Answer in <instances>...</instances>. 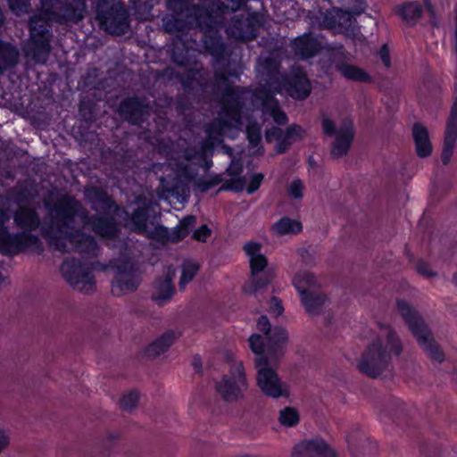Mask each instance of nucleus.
Here are the masks:
<instances>
[{
  "label": "nucleus",
  "mask_w": 457,
  "mask_h": 457,
  "mask_svg": "<svg viewBox=\"0 0 457 457\" xmlns=\"http://www.w3.org/2000/svg\"><path fill=\"white\" fill-rule=\"evenodd\" d=\"M47 209L42 226V236L54 250L68 253L71 250L82 255L95 256L98 246L95 238L76 228L77 225L85 228L91 225L92 230L98 236L112 239L119 233L118 223L113 216L93 215L75 197L63 195L50 204L45 203Z\"/></svg>",
  "instance_id": "f257e3e1"
},
{
  "label": "nucleus",
  "mask_w": 457,
  "mask_h": 457,
  "mask_svg": "<svg viewBox=\"0 0 457 457\" xmlns=\"http://www.w3.org/2000/svg\"><path fill=\"white\" fill-rule=\"evenodd\" d=\"M396 306L400 315L428 357L432 361L442 362L445 354L420 313L405 300H397Z\"/></svg>",
  "instance_id": "f03ea898"
},
{
  "label": "nucleus",
  "mask_w": 457,
  "mask_h": 457,
  "mask_svg": "<svg viewBox=\"0 0 457 457\" xmlns=\"http://www.w3.org/2000/svg\"><path fill=\"white\" fill-rule=\"evenodd\" d=\"M96 19L102 29L112 35H124L129 31V15L125 5L118 0H97Z\"/></svg>",
  "instance_id": "7ed1b4c3"
},
{
  "label": "nucleus",
  "mask_w": 457,
  "mask_h": 457,
  "mask_svg": "<svg viewBox=\"0 0 457 457\" xmlns=\"http://www.w3.org/2000/svg\"><path fill=\"white\" fill-rule=\"evenodd\" d=\"M248 386L243 362L233 361L228 374L222 375L220 380L215 381L214 390L223 402L235 403L245 398Z\"/></svg>",
  "instance_id": "20e7f679"
},
{
  "label": "nucleus",
  "mask_w": 457,
  "mask_h": 457,
  "mask_svg": "<svg viewBox=\"0 0 457 457\" xmlns=\"http://www.w3.org/2000/svg\"><path fill=\"white\" fill-rule=\"evenodd\" d=\"M391 354L380 338L369 344L357 361V370L370 378H378L391 366Z\"/></svg>",
  "instance_id": "39448f33"
},
{
  "label": "nucleus",
  "mask_w": 457,
  "mask_h": 457,
  "mask_svg": "<svg viewBox=\"0 0 457 457\" xmlns=\"http://www.w3.org/2000/svg\"><path fill=\"white\" fill-rule=\"evenodd\" d=\"M10 216L5 210L0 209V252L5 255H16L30 248H37L39 238L27 232L11 234L5 226Z\"/></svg>",
  "instance_id": "423d86ee"
},
{
  "label": "nucleus",
  "mask_w": 457,
  "mask_h": 457,
  "mask_svg": "<svg viewBox=\"0 0 457 457\" xmlns=\"http://www.w3.org/2000/svg\"><path fill=\"white\" fill-rule=\"evenodd\" d=\"M275 362H270L265 358H255V367L258 370L256 381L262 394L268 397L278 399L288 398L290 390L288 386L281 381L277 372L271 368Z\"/></svg>",
  "instance_id": "0eeeda50"
},
{
  "label": "nucleus",
  "mask_w": 457,
  "mask_h": 457,
  "mask_svg": "<svg viewBox=\"0 0 457 457\" xmlns=\"http://www.w3.org/2000/svg\"><path fill=\"white\" fill-rule=\"evenodd\" d=\"M213 89L222 95L223 109L231 115L232 121L240 120V112L244 106V90L229 84L227 74L220 70L214 71Z\"/></svg>",
  "instance_id": "6e6552de"
},
{
  "label": "nucleus",
  "mask_w": 457,
  "mask_h": 457,
  "mask_svg": "<svg viewBox=\"0 0 457 457\" xmlns=\"http://www.w3.org/2000/svg\"><path fill=\"white\" fill-rule=\"evenodd\" d=\"M114 278L112 282V293L120 296L134 292L141 283L138 267L130 260L118 261L113 263Z\"/></svg>",
  "instance_id": "1a4fd4ad"
},
{
  "label": "nucleus",
  "mask_w": 457,
  "mask_h": 457,
  "mask_svg": "<svg viewBox=\"0 0 457 457\" xmlns=\"http://www.w3.org/2000/svg\"><path fill=\"white\" fill-rule=\"evenodd\" d=\"M65 280L76 290L90 293L96 289L94 275L79 261L67 259L61 266Z\"/></svg>",
  "instance_id": "9d476101"
},
{
  "label": "nucleus",
  "mask_w": 457,
  "mask_h": 457,
  "mask_svg": "<svg viewBox=\"0 0 457 457\" xmlns=\"http://www.w3.org/2000/svg\"><path fill=\"white\" fill-rule=\"evenodd\" d=\"M120 116L132 125H140L150 114V107L144 98L131 96L123 99L118 108Z\"/></svg>",
  "instance_id": "9b49d317"
},
{
  "label": "nucleus",
  "mask_w": 457,
  "mask_h": 457,
  "mask_svg": "<svg viewBox=\"0 0 457 457\" xmlns=\"http://www.w3.org/2000/svg\"><path fill=\"white\" fill-rule=\"evenodd\" d=\"M336 451L322 438L303 440L295 445L292 457H337Z\"/></svg>",
  "instance_id": "f8f14e48"
},
{
  "label": "nucleus",
  "mask_w": 457,
  "mask_h": 457,
  "mask_svg": "<svg viewBox=\"0 0 457 457\" xmlns=\"http://www.w3.org/2000/svg\"><path fill=\"white\" fill-rule=\"evenodd\" d=\"M457 141V93L453 99L448 119L446 120L444 145L441 154L442 162L447 165L453 154Z\"/></svg>",
  "instance_id": "ddd939ff"
},
{
  "label": "nucleus",
  "mask_w": 457,
  "mask_h": 457,
  "mask_svg": "<svg viewBox=\"0 0 457 457\" xmlns=\"http://www.w3.org/2000/svg\"><path fill=\"white\" fill-rule=\"evenodd\" d=\"M267 354L270 362L277 363L285 355L289 342L287 330L283 327H274L269 336L266 337Z\"/></svg>",
  "instance_id": "4468645a"
},
{
  "label": "nucleus",
  "mask_w": 457,
  "mask_h": 457,
  "mask_svg": "<svg viewBox=\"0 0 457 457\" xmlns=\"http://www.w3.org/2000/svg\"><path fill=\"white\" fill-rule=\"evenodd\" d=\"M355 135L353 124L350 120H345L337 129L335 141L332 143L330 154L334 159L345 156L352 145Z\"/></svg>",
  "instance_id": "2eb2a0df"
},
{
  "label": "nucleus",
  "mask_w": 457,
  "mask_h": 457,
  "mask_svg": "<svg viewBox=\"0 0 457 457\" xmlns=\"http://www.w3.org/2000/svg\"><path fill=\"white\" fill-rule=\"evenodd\" d=\"M87 13V6L85 0H66L65 3H62L55 23L76 24L82 21Z\"/></svg>",
  "instance_id": "dca6fc26"
},
{
  "label": "nucleus",
  "mask_w": 457,
  "mask_h": 457,
  "mask_svg": "<svg viewBox=\"0 0 457 457\" xmlns=\"http://www.w3.org/2000/svg\"><path fill=\"white\" fill-rule=\"evenodd\" d=\"M51 51L50 37H29L23 47L26 58L32 60L36 63L44 64L46 62Z\"/></svg>",
  "instance_id": "f3484780"
},
{
  "label": "nucleus",
  "mask_w": 457,
  "mask_h": 457,
  "mask_svg": "<svg viewBox=\"0 0 457 457\" xmlns=\"http://www.w3.org/2000/svg\"><path fill=\"white\" fill-rule=\"evenodd\" d=\"M286 89L290 96L297 100L307 98L311 93V83L301 68L293 70L287 79Z\"/></svg>",
  "instance_id": "a211bd4d"
},
{
  "label": "nucleus",
  "mask_w": 457,
  "mask_h": 457,
  "mask_svg": "<svg viewBox=\"0 0 457 457\" xmlns=\"http://www.w3.org/2000/svg\"><path fill=\"white\" fill-rule=\"evenodd\" d=\"M176 276L173 267H169L163 278H157L154 281V290L152 294V300L158 305H162L170 301L175 294V287L172 281Z\"/></svg>",
  "instance_id": "6ab92c4d"
},
{
  "label": "nucleus",
  "mask_w": 457,
  "mask_h": 457,
  "mask_svg": "<svg viewBox=\"0 0 457 457\" xmlns=\"http://www.w3.org/2000/svg\"><path fill=\"white\" fill-rule=\"evenodd\" d=\"M13 222L21 232L31 234L41 226V220L37 210L30 206L20 205L13 212Z\"/></svg>",
  "instance_id": "aec40b11"
},
{
  "label": "nucleus",
  "mask_w": 457,
  "mask_h": 457,
  "mask_svg": "<svg viewBox=\"0 0 457 457\" xmlns=\"http://www.w3.org/2000/svg\"><path fill=\"white\" fill-rule=\"evenodd\" d=\"M85 195L92 204V208L104 212L116 211L118 206L108 195L107 192L100 187H92L85 190Z\"/></svg>",
  "instance_id": "412c9836"
},
{
  "label": "nucleus",
  "mask_w": 457,
  "mask_h": 457,
  "mask_svg": "<svg viewBox=\"0 0 457 457\" xmlns=\"http://www.w3.org/2000/svg\"><path fill=\"white\" fill-rule=\"evenodd\" d=\"M267 265L268 260L263 254L256 255L250 259L251 274L253 277V288L249 291L250 293L262 288L271 282L272 276L269 272L264 273L262 277L257 276L264 270Z\"/></svg>",
  "instance_id": "4be33fe9"
},
{
  "label": "nucleus",
  "mask_w": 457,
  "mask_h": 457,
  "mask_svg": "<svg viewBox=\"0 0 457 457\" xmlns=\"http://www.w3.org/2000/svg\"><path fill=\"white\" fill-rule=\"evenodd\" d=\"M191 23L195 21L197 27L204 34L217 30L219 22L217 19L208 12V10L200 7L199 5L191 8Z\"/></svg>",
  "instance_id": "5701e85b"
},
{
  "label": "nucleus",
  "mask_w": 457,
  "mask_h": 457,
  "mask_svg": "<svg viewBox=\"0 0 457 457\" xmlns=\"http://www.w3.org/2000/svg\"><path fill=\"white\" fill-rule=\"evenodd\" d=\"M348 446L353 457H370L377 452L376 445L361 434L351 435L348 437Z\"/></svg>",
  "instance_id": "b1692460"
},
{
  "label": "nucleus",
  "mask_w": 457,
  "mask_h": 457,
  "mask_svg": "<svg viewBox=\"0 0 457 457\" xmlns=\"http://www.w3.org/2000/svg\"><path fill=\"white\" fill-rule=\"evenodd\" d=\"M196 218L194 215H187L184 217L171 231L162 226L156 228L157 231H161L167 238V240L176 243L185 238L190 232V230L195 226Z\"/></svg>",
  "instance_id": "393cba45"
},
{
  "label": "nucleus",
  "mask_w": 457,
  "mask_h": 457,
  "mask_svg": "<svg viewBox=\"0 0 457 457\" xmlns=\"http://www.w3.org/2000/svg\"><path fill=\"white\" fill-rule=\"evenodd\" d=\"M292 47L296 55L306 59L312 57L319 52L320 44L311 33H305L294 40Z\"/></svg>",
  "instance_id": "a878e982"
},
{
  "label": "nucleus",
  "mask_w": 457,
  "mask_h": 457,
  "mask_svg": "<svg viewBox=\"0 0 457 457\" xmlns=\"http://www.w3.org/2000/svg\"><path fill=\"white\" fill-rule=\"evenodd\" d=\"M228 34L237 40H253L256 37V28L248 19H235L228 28Z\"/></svg>",
  "instance_id": "bb28decb"
},
{
  "label": "nucleus",
  "mask_w": 457,
  "mask_h": 457,
  "mask_svg": "<svg viewBox=\"0 0 457 457\" xmlns=\"http://www.w3.org/2000/svg\"><path fill=\"white\" fill-rule=\"evenodd\" d=\"M412 137L418 156L420 158L429 156L432 153V145L429 140L428 129L420 123H415L412 127Z\"/></svg>",
  "instance_id": "cd10ccee"
},
{
  "label": "nucleus",
  "mask_w": 457,
  "mask_h": 457,
  "mask_svg": "<svg viewBox=\"0 0 457 457\" xmlns=\"http://www.w3.org/2000/svg\"><path fill=\"white\" fill-rule=\"evenodd\" d=\"M202 42L205 51L214 58L216 62L223 59L226 47L218 29L204 34Z\"/></svg>",
  "instance_id": "c85d7f7f"
},
{
  "label": "nucleus",
  "mask_w": 457,
  "mask_h": 457,
  "mask_svg": "<svg viewBox=\"0 0 457 457\" xmlns=\"http://www.w3.org/2000/svg\"><path fill=\"white\" fill-rule=\"evenodd\" d=\"M20 62L19 48L6 41L0 40V74L15 67Z\"/></svg>",
  "instance_id": "c756f323"
},
{
  "label": "nucleus",
  "mask_w": 457,
  "mask_h": 457,
  "mask_svg": "<svg viewBox=\"0 0 457 457\" xmlns=\"http://www.w3.org/2000/svg\"><path fill=\"white\" fill-rule=\"evenodd\" d=\"M179 336V335L176 334L174 331H167L163 333L160 337L145 347V354L149 358H155L161 355L170 348Z\"/></svg>",
  "instance_id": "7c9ffc66"
},
{
  "label": "nucleus",
  "mask_w": 457,
  "mask_h": 457,
  "mask_svg": "<svg viewBox=\"0 0 457 457\" xmlns=\"http://www.w3.org/2000/svg\"><path fill=\"white\" fill-rule=\"evenodd\" d=\"M337 9L323 10L319 8L317 11L310 12V19L312 26H318L321 29H336Z\"/></svg>",
  "instance_id": "2f4dec72"
},
{
  "label": "nucleus",
  "mask_w": 457,
  "mask_h": 457,
  "mask_svg": "<svg viewBox=\"0 0 457 457\" xmlns=\"http://www.w3.org/2000/svg\"><path fill=\"white\" fill-rule=\"evenodd\" d=\"M293 284L299 292L301 298L308 295L310 291H315L319 287L316 278L308 271L298 272L293 279Z\"/></svg>",
  "instance_id": "473e14b6"
},
{
  "label": "nucleus",
  "mask_w": 457,
  "mask_h": 457,
  "mask_svg": "<svg viewBox=\"0 0 457 457\" xmlns=\"http://www.w3.org/2000/svg\"><path fill=\"white\" fill-rule=\"evenodd\" d=\"M301 300L309 314L318 315L321 312L322 307L326 303L328 298L323 293L317 292L315 290L310 291V293L303 295Z\"/></svg>",
  "instance_id": "72a5a7b5"
},
{
  "label": "nucleus",
  "mask_w": 457,
  "mask_h": 457,
  "mask_svg": "<svg viewBox=\"0 0 457 457\" xmlns=\"http://www.w3.org/2000/svg\"><path fill=\"white\" fill-rule=\"evenodd\" d=\"M271 230L275 235L279 237L289 234L296 235L303 230V225L297 220L283 217L273 224Z\"/></svg>",
  "instance_id": "f704fd0d"
},
{
  "label": "nucleus",
  "mask_w": 457,
  "mask_h": 457,
  "mask_svg": "<svg viewBox=\"0 0 457 457\" xmlns=\"http://www.w3.org/2000/svg\"><path fill=\"white\" fill-rule=\"evenodd\" d=\"M49 22L52 21L40 13L31 16L29 21V37H51V33L49 30Z\"/></svg>",
  "instance_id": "c9c22d12"
},
{
  "label": "nucleus",
  "mask_w": 457,
  "mask_h": 457,
  "mask_svg": "<svg viewBox=\"0 0 457 457\" xmlns=\"http://www.w3.org/2000/svg\"><path fill=\"white\" fill-rule=\"evenodd\" d=\"M423 10L418 2L403 4L399 10V15L409 25H414L421 18Z\"/></svg>",
  "instance_id": "e433bc0d"
},
{
  "label": "nucleus",
  "mask_w": 457,
  "mask_h": 457,
  "mask_svg": "<svg viewBox=\"0 0 457 457\" xmlns=\"http://www.w3.org/2000/svg\"><path fill=\"white\" fill-rule=\"evenodd\" d=\"M263 111L271 116L278 125H285L287 122L286 113L280 109L278 102L271 96H268L262 102Z\"/></svg>",
  "instance_id": "4c0bfd02"
},
{
  "label": "nucleus",
  "mask_w": 457,
  "mask_h": 457,
  "mask_svg": "<svg viewBox=\"0 0 457 457\" xmlns=\"http://www.w3.org/2000/svg\"><path fill=\"white\" fill-rule=\"evenodd\" d=\"M337 70L347 79L359 82L370 81V76L360 67L348 63H342L337 66Z\"/></svg>",
  "instance_id": "58836bf2"
},
{
  "label": "nucleus",
  "mask_w": 457,
  "mask_h": 457,
  "mask_svg": "<svg viewBox=\"0 0 457 457\" xmlns=\"http://www.w3.org/2000/svg\"><path fill=\"white\" fill-rule=\"evenodd\" d=\"M149 220V207H138L134 210L131 214L130 220L132 224V230L144 234L147 232V221Z\"/></svg>",
  "instance_id": "ea45409f"
},
{
  "label": "nucleus",
  "mask_w": 457,
  "mask_h": 457,
  "mask_svg": "<svg viewBox=\"0 0 457 457\" xmlns=\"http://www.w3.org/2000/svg\"><path fill=\"white\" fill-rule=\"evenodd\" d=\"M222 111L225 118L216 119L207 126L206 132L210 137H215L216 135L220 136L226 128L236 126L241 122V119L238 121H232L230 113L223 108Z\"/></svg>",
  "instance_id": "a19ab883"
},
{
  "label": "nucleus",
  "mask_w": 457,
  "mask_h": 457,
  "mask_svg": "<svg viewBox=\"0 0 457 457\" xmlns=\"http://www.w3.org/2000/svg\"><path fill=\"white\" fill-rule=\"evenodd\" d=\"M171 59L179 66H187L188 62V49L186 47L182 38L177 36L172 43Z\"/></svg>",
  "instance_id": "79ce46f5"
},
{
  "label": "nucleus",
  "mask_w": 457,
  "mask_h": 457,
  "mask_svg": "<svg viewBox=\"0 0 457 457\" xmlns=\"http://www.w3.org/2000/svg\"><path fill=\"white\" fill-rule=\"evenodd\" d=\"M168 8L181 19H186L188 23L191 18V8H195V4H191L185 0H167Z\"/></svg>",
  "instance_id": "37998d69"
},
{
  "label": "nucleus",
  "mask_w": 457,
  "mask_h": 457,
  "mask_svg": "<svg viewBox=\"0 0 457 457\" xmlns=\"http://www.w3.org/2000/svg\"><path fill=\"white\" fill-rule=\"evenodd\" d=\"M62 3L61 0H40L39 13L46 16L52 22H55Z\"/></svg>",
  "instance_id": "c03bdc74"
},
{
  "label": "nucleus",
  "mask_w": 457,
  "mask_h": 457,
  "mask_svg": "<svg viewBox=\"0 0 457 457\" xmlns=\"http://www.w3.org/2000/svg\"><path fill=\"white\" fill-rule=\"evenodd\" d=\"M378 327L381 330L386 331V339L387 344L390 345L391 351L395 355L401 354L403 352V345L393 328L388 324L382 323H378Z\"/></svg>",
  "instance_id": "a18cd8bd"
},
{
  "label": "nucleus",
  "mask_w": 457,
  "mask_h": 457,
  "mask_svg": "<svg viewBox=\"0 0 457 457\" xmlns=\"http://www.w3.org/2000/svg\"><path fill=\"white\" fill-rule=\"evenodd\" d=\"M199 270V265L191 261H186L182 264V274L179 287L180 290L185 289L187 283L193 280Z\"/></svg>",
  "instance_id": "49530a36"
},
{
  "label": "nucleus",
  "mask_w": 457,
  "mask_h": 457,
  "mask_svg": "<svg viewBox=\"0 0 457 457\" xmlns=\"http://www.w3.org/2000/svg\"><path fill=\"white\" fill-rule=\"evenodd\" d=\"M249 347L257 357H262L270 361L267 354V344L265 345L264 338L259 334H253L249 339Z\"/></svg>",
  "instance_id": "de8ad7c7"
},
{
  "label": "nucleus",
  "mask_w": 457,
  "mask_h": 457,
  "mask_svg": "<svg viewBox=\"0 0 457 457\" xmlns=\"http://www.w3.org/2000/svg\"><path fill=\"white\" fill-rule=\"evenodd\" d=\"M299 420V412L293 407H285L279 411L278 420L285 427L296 426Z\"/></svg>",
  "instance_id": "09e8293b"
},
{
  "label": "nucleus",
  "mask_w": 457,
  "mask_h": 457,
  "mask_svg": "<svg viewBox=\"0 0 457 457\" xmlns=\"http://www.w3.org/2000/svg\"><path fill=\"white\" fill-rule=\"evenodd\" d=\"M245 132L249 144L253 147L258 146L262 140L260 125L257 122H249Z\"/></svg>",
  "instance_id": "8fccbe9b"
},
{
  "label": "nucleus",
  "mask_w": 457,
  "mask_h": 457,
  "mask_svg": "<svg viewBox=\"0 0 457 457\" xmlns=\"http://www.w3.org/2000/svg\"><path fill=\"white\" fill-rule=\"evenodd\" d=\"M223 182V177L221 174L214 175L209 179H199L195 181L196 188L204 193L209 189L218 186Z\"/></svg>",
  "instance_id": "3c124183"
},
{
  "label": "nucleus",
  "mask_w": 457,
  "mask_h": 457,
  "mask_svg": "<svg viewBox=\"0 0 457 457\" xmlns=\"http://www.w3.org/2000/svg\"><path fill=\"white\" fill-rule=\"evenodd\" d=\"M247 0H219V9L222 12H235L245 4Z\"/></svg>",
  "instance_id": "603ef678"
},
{
  "label": "nucleus",
  "mask_w": 457,
  "mask_h": 457,
  "mask_svg": "<svg viewBox=\"0 0 457 457\" xmlns=\"http://www.w3.org/2000/svg\"><path fill=\"white\" fill-rule=\"evenodd\" d=\"M8 5L11 11L20 16L22 13H27L29 12L30 4L29 0H7Z\"/></svg>",
  "instance_id": "864d4df0"
},
{
  "label": "nucleus",
  "mask_w": 457,
  "mask_h": 457,
  "mask_svg": "<svg viewBox=\"0 0 457 457\" xmlns=\"http://www.w3.org/2000/svg\"><path fill=\"white\" fill-rule=\"evenodd\" d=\"M352 23V16L350 12L337 9L336 29H348Z\"/></svg>",
  "instance_id": "5fc2aeb1"
},
{
  "label": "nucleus",
  "mask_w": 457,
  "mask_h": 457,
  "mask_svg": "<svg viewBox=\"0 0 457 457\" xmlns=\"http://www.w3.org/2000/svg\"><path fill=\"white\" fill-rule=\"evenodd\" d=\"M138 402V395L135 392H130L120 399V408L124 411H131L134 409Z\"/></svg>",
  "instance_id": "6e6d98bb"
},
{
  "label": "nucleus",
  "mask_w": 457,
  "mask_h": 457,
  "mask_svg": "<svg viewBox=\"0 0 457 457\" xmlns=\"http://www.w3.org/2000/svg\"><path fill=\"white\" fill-rule=\"evenodd\" d=\"M303 183L299 179H294L288 187L289 195L295 199H301L303 196Z\"/></svg>",
  "instance_id": "4d7b16f0"
},
{
  "label": "nucleus",
  "mask_w": 457,
  "mask_h": 457,
  "mask_svg": "<svg viewBox=\"0 0 457 457\" xmlns=\"http://www.w3.org/2000/svg\"><path fill=\"white\" fill-rule=\"evenodd\" d=\"M416 270L420 275L428 278L436 277L437 275V273L431 269L430 265L423 260L418 261Z\"/></svg>",
  "instance_id": "13d9d810"
},
{
  "label": "nucleus",
  "mask_w": 457,
  "mask_h": 457,
  "mask_svg": "<svg viewBox=\"0 0 457 457\" xmlns=\"http://www.w3.org/2000/svg\"><path fill=\"white\" fill-rule=\"evenodd\" d=\"M295 142L292 137H288V132L283 130V136L280 142L276 145V152L278 154H283L290 147V145Z\"/></svg>",
  "instance_id": "bf43d9fd"
},
{
  "label": "nucleus",
  "mask_w": 457,
  "mask_h": 457,
  "mask_svg": "<svg viewBox=\"0 0 457 457\" xmlns=\"http://www.w3.org/2000/svg\"><path fill=\"white\" fill-rule=\"evenodd\" d=\"M287 131L288 132V137H292L293 140H300L305 135V130L297 124H292L287 127Z\"/></svg>",
  "instance_id": "052dcab7"
},
{
  "label": "nucleus",
  "mask_w": 457,
  "mask_h": 457,
  "mask_svg": "<svg viewBox=\"0 0 457 457\" xmlns=\"http://www.w3.org/2000/svg\"><path fill=\"white\" fill-rule=\"evenodd\" d=\"M212 230L207 225H202L193 233V238L196 241L205 242L207 237L211 236Z\"/></svg>",
  "instance_id": "680f3d73"
},
{
  "label": "nucleus",
  "mask_w": 457,
  "mask_h": 457,
  "mask_svg": "<svg viewBox=\"0 0 457 457\" xmlns=\"http://www.w3.org/2000/svg\"><path fill=\"white\" fill-rule=\"evenodd\" d=\"M283 136V130L280 128L278 127H272L271 129H268L265 133V139L268 142H272L274 140L277 141V143L280 142Z\"/></svg>",
  "instance_id": "e2e57ef3"
},
{
  "label": "nucleus",
  "mask_w": 457,
  "mask_h": 457,
  "mask_svg": "<svg viewBox=\"0 0 457 457\" xmlns=\"http://www.w3.org/2000/svg\"><path fill=\"white\" fill-rule=\"evenodd\" d=\"M261 248L262 245L256 242H248L244 245V250L245 253L250 257V259L256 255H261Z\"/></svg>",
  "instance_id": "0e129e2a"
},
{
  "label": "nucleus",
  "mask_w": 457,
  "mask_h": 457,
  "mask_svg": "<svg viewBox=\"0 0 457 457\" xmlns=\"http://www.w3.org/2000/svg\"><path fill=\"white\" fill-rule=\"evenodd\" d=\"M183 19L179 18H173L170 20H168L164 23V29L167 32L172 33L175 31H180L182 29L181 21Z\"/></svg>",
  "instance_id": "69168bd1"
},
{
  "label": "nucleus",
  "mask_w": 457,
  "mask_h": 457,
  "mask_svg": "<svg viewBox=\"0 0 457 457\" xmlns=\"http://www.w3.org/2000/svg\"><path fill=\"white\" fill-rule=\"evenodd\" d=\"M263 178H264V176L262 173H255L252 177V179H251L248 187H246L247 193L248 194L254 193L260 187L261 183L263 180Z\"/></svg>",
  "instance_id": "338daca9"
},
{
  "label": "nucleus",
  "mask_w": 457,
  "mask_h": 457,
  "mask_svg": "<svg viewBox=\"0 0 457 457\" xmlns=\"http://www.w3.org/2000/svg\"><path fill=\"white\" fill-rule=\"evenodd\" d=\"M257 328L267 337L271 333L273 328L266 316H261L257 321Z\"/></svg>",
  "instance_id": "774afa93"
}]
</instances>
